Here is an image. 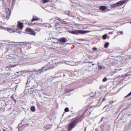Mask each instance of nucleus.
I'll list each match as a JSON object with an SVG mask.
<instances>
[{
  "label": "nucleus",
  "instance_id": "nucleus-8",
  "mask_svg": "<svg viewBox=\"0 0 131 131\" xmlns=\"http://www.w3.org/2000/svg\"><path fill=\"white\" fill-rule=\"evenodd\" d=\"M15 54H16V56L18 55H22V49L19 47H15L14 49Z\"/></svg>",
  "mask_w": 131,
  "mask_h": 131
},
{
  "label": "nucleus",
  "instance_id": "nucleus-33",
  "mask_svg": "<svg viewBox=\"0 0 131 131\" xmlns=\"http://www.w3.org/2000/svg\"><path fill=\"white\" fill-rule=\"evenodd\" d=\"M69 112V108L68 107H66L64 108V112Z\"/></svg>",
  "mask_w": 131,
  "mask_h": 131
},
{
  "label": "nucleus",
  "instance_id": "nucleus-12",
  "mask_svg": "<svg viewBox=\"0 0 131 131\" xmlns=\"http://www.w3.org/2000/svg\"><path fill=\"white\" fill-rule=\"evenodd\" d=\"M38 20H39V19L37 17L35 16H33V18L31 21H30V23H28L29 26H32V25H33V24H31L33 21H38Z\"/></svg>",
  "mask_w": 131,
  "mask_h": 131
},
{
  "label": "nucleus",
  "instance_id": "nucleus-16",
  "mask_svg": "<svg viewBox=\"0 0 131 131\" xmlns=\"http://www.w3.org/2000/svg\"><path fill=\"white\" fill-rule=\"evenodd\" d=\"M131 76V72H127L126 74L124 75H122V76L124 78H125L127 77V76Z\"/></svg>",
  "mask_w": 131,
  "mask_h": 131
},
{
  "label": "nucleus",
  "instance_id": "nucleus-19",
  "mask_svg": "<svg viewBox=\"0 0 131 131\" xmlns=\"http://www.w3.org/2000/svg\"><path fill=\"white\" fill-rule=\"evenodd\" d=\"M31 81V79L30 78H28V79H27V82L26 83V87L28 88L29 86V83Z\"/></svg>",
  "mask_w": 131,
  "mask_h": 131
},
{
  "label": "nucleus",
  "instance_id": "nucleus-3",
  "mask_svg": "<svg viewBox=\"0 0 131 131\" xmlns=\"http://www.w3.org/2000/svg\"><path fill=\"white\" fill-rule=\"evenodd\" d=\"M50 23L52 24L53 27H56V29L60 27V24H68L67 21H64L63 19H57L56 18L50 19Z\"/></svg>",
  "mask_w": 131,
  "mask_h": 131
},
{
  "label": "nucleus",
  "instance_id": "nucleus-42",
  "mask_svg": "<svg viewBox=\"0 0 131 131\" xmlns=\"http://www.w3.org/2000/svg\"><path fill=\"white\" fill-rule=\"evenodd\" d=\"M88 63H90V64H93V61H89Z\"/></svg>",
  "mask_w": 131,
  "mask_h": 131
},
{
  "label": "nucleus",
  "instance_id": "nucleus-61",
  "mask_svg": "<svg viewBox=\"0 0 131 131\" xmlns=\"http://www.w3.org/2000/svg\"><path fill=\"white\" fill-rule=\"evenodd\" d=\"M130 24H131V21H130Z\"/></svg>",
  "mask_w": 131,
  "mask_h": 131
},
{
  "label": "nucleus",
  "instance_id": "nucleus-20",
  "mask_svg": "<svg viewBox=\"0 0 131 131\" xmlns=\"http://www.w3.org/2000/svg\"><path fill=\"white\" fill-rule=\"evenodd\" d=\"M103 69H106V68L103 66H98V70H102Z\"/></svg>",
  "mask_w": 131,
  "mask_h": 131
},
{
  "label": "nucleus",
  "instance_id": "nucleus-2",
  "mask_svg": "<svg viewBox=\"0 0 131 131\" xmlns=\"http://www.w3.org/2000/svg\"><path fill=\"white\" fill-rule=\"evenodd\" d=\"M83 115H84V113H83L80 116H77L69 124V126H68V130H72V129L75 127L76 123H79V122H80V121L83 119Z\"/></svg>",
  "mask_w": 131,
  "mask_h": 131
},
{
  "label": "nucleus",
  "instance_id": "nucleus-5",
  "mask_svg": "<svg viewBox=\"0 0 131 131\" xmlns=\"http://www.w3.org/2000/svg\"><path fill=\"white\" fill-rule=\"evenodd\" d=\"M11 10H10V8H5V10L3 11L2 13V17H4L7 20L10 19V17L11 16Z\"/></svg>",
  "mask_w": 131,
  "mask_h": 131
},
{
  "label": "nucleus",
  "instance_id": "nucleus-58",
  "mask_svg": "<svg viewBox=\"0 0 131 131\" xmlns=\"http://www.w3.org/2000/svg\"><path fill=\"white\" fill-rule=\"evenodd\" d=\"M53 39H55V38H54V37H53Z\"/></svg>",
  "mask_w": 131,
  "mask_h": 131
},
{
  "label": "nucleus",
  "instance_id": "nucleus-18",
  "mask_svg": "<svg viewBox=\"0 0 131 131\" xmlns=\"http://www.w3.org/2000/svg\"><path fill=\"white\" fill-rule=\"evenodd\" d=\"M111 9H115V8H117V7H119V6H118V4H117V3H116L114 4H111Z\"/></svg>",
  "mask_w": 131,
  "mask_h": 131
},
{
  "label": "nucleus",
  "instance_id": "nucleus-31",
  "mask_svg": "<svg viewBox=\"0 0 131 131\" xmlns=\"http://www.w3.org/2000/svg\"><path fill=\"white\" fill-rule=\"evenodd\" d=\"M104 117H102L99 121V123H101V122H104Z\"/></svg>",
  "mask_w": 131,
  "mask_h": 131
},
{
  "label": "nucleus",
  "instance_id": "nucleus-54",
  "mask_svg": "<svg viewBox=\"0 0 131 131\" xmlns=\"http://www.w3.org/2000/svg\"><path fill=\"white\" fill-rule=\"evenodd\" d=\"M66 45H70V43H66Z\"/></svg>",
  "mask_w": 131,
  "mask_h": 131
},
{
  "label": "nucleus",
  "instance_id": "nucleus-21",
  "mask_svg": "<svg viewBox=\"0 0 131 131\" xmlns=\"http://www.w3.org/2000/svg\"><path fill=\"white\" fill-rule=\"evenodd\" d=\"M109 42H106L104 43V48L105 49H107L108 48V47H109Z\"/></svg>",
  "mask_w": 131,
  "mask_h": 131
},
{
  "label": "nucleus",
  "instance_id": "nucleus-47",
  "mask_svg": "<svg viewBox=\"0 0 131 131\" xmlns=\"http://www.w3.org/2000/svg\"><path fill=\"white\" fill-rule=\"evenodd\" d=\"M107 106H109V105H106L105 106H104V108H106L107 107Z\"/></svg>",
  "mask_w": 131,
  "mask_h": 131
},
{
  "label": "nucleus",
  "instance_id": "nucleus-62",
  "mask_svg": "<svg viewBox=\"0 0 131 131\" xmlns=\"http://www.w3.org/2000/svg\"><path fill=\"white\" fill-rule=\"evenodd\" d=\"M49 38L51 39V38L49 37Z\"/></svg>",
  "mask_w": 131,
  "mask_h": 131
},
{
  "label": "nucleus",
  "instance_id": "nucleus-38",
  "mask_svg": "<svg viewBox=\"0 0 131 131\" xmlns=\"http://www.w3.org/2000/svg\"><path fill=\"white\" fill-rule=\"evenodd\" d=\"M28 58V56H26V57H24V56L23 57V60H26Z\"/></svg>",
  "mask_w": 131,
  "mask_h": 131
},
{
  "label": "nucleus",
  "instance_id": "nucleus-27",
  "mask_svg": "<svg viewBox=\"0 0 131 131\" xmlns=\"http://www.w3.org/2000/svg\"><path fill=\"white\" fill-rule=\"evenodd\" d=\"M69 13H70V11H66L64 12V15H68V16H69Z\"/></svg>",
  "mask_w": 131,
  "mask_h": 131
},
{
  "label": "nucleus",
  "instance_id": "nucleus-44",
  "mask_svg": "<svg viewBox=\"0 0 131 131\" xmlns=\"http://www.w3.org/2000/svg\"><path fill=\"white\" fill-rule=\"evenodd\" d=\"M130 115H131L130 114H128L127 115V116H128V117L130 116Z\"/></svg>",
  "mask_w": 131,
  "mask_h": 131
},
{
  "label": "nucleus",
  "instance_id": "nucleus-4",
  "mask_svg": "<svg viewBox=\"0 0 131 131\" xmlns=\"http://www.w3.org/2000/svg\"><path fill=\"white\" fill-rule=\"evenodd\" d=\"M89 32H92V31L76 30L69 31L70 33L75 34V35L78 34H86V33H89Z\"/></svg>",
  "mask_w": 131,
  "mask_h": 131
},
{
  "label": "nucleus",
  "instance_id": "nucleus-22",
  "mask_svg": "<svg viewBox=\"0 0 131 131\" xmlns=\"http://www.w3.org/2000/svg\"><path fill=\"white\" fill-rule=\"evenodd\" d=\"M30 110L32 112H35V106H32L30 108Z\"/></svg>",
  "mask_w": 131,
  "mask_h": 131
},
{
  "label": "nucleus",
  "instance_id": "nucleus-10",
  "mask_svg": "<svg viewBox=\"0 0 131 131\" xmlns=\"http://www.w3.org/2000/svg\"><path fill=\"white\" fill-rule=\"evenodd\" d=\"M6 30L8 31V32H10V33H14V32H16L17 33H19L21 34L22 33V31H18V29H16V30H13V29H10L9 28H6Z\"/></svg>",
  "mask_w": 131,
  "mask_h": 131
},
{
  "label": "nucleus",
  "instance_id": "nucleus-43",
  "mask_svg": "<svg viewBox=\"0 0 131 131\" xmlns=\"http://www.w3.org/2000/svg\"><path fill=\"white\" fill-rule=\"evenodd\" d=\"M107 30H112V29H111V28H108V29H107Z\"/></svg>",
  "mask_w": 131,
  "mask_h": 131
},
{
  "label": "nucleus",
  "instance_id": "nucleus-57",
  "mask_svg": "<svg viewBox=\"0 0 131 131\" xmlns=\"http://www.w3.org/2000/svg\"><path fill=\"white\" fill-rule=\"evenodd\" d=\"M6 106H7V103H5Z\"/></svg>",
  "mask_w": 131,
  "mask_h": 131
},
{
  "label": "nucleus",
  "instance_id": "nucleus-55",
  "mask_svg": "<svg viewBox=\"0 0 131 131\" xmlns=\"http://www.w3.org/2000/svg\"><path fill=\"white\" fill-rule=\"evenodd\" d=\"M63 77H64V76H65V74H63Z\"/></svg>",
  "mask_w": 131,
  "mask_h": 131
},
{
  "label": "nucleus",
  "instance_id": "nucleus-46",
  "mask_svg": "<svg viewBox=\"0 0 131 131\" xmlns=\"http://www.w3.org/2000/svg\"><path fill=\"white\" fill-rule=\"evenodd\" d=\"M102 98V97H100L99 100V102H100V101H101V99Z\"/></svg>",
  "mask_w": 131,
  "mask_h": 131
},
{
  "label": "nucleus",
  "instance_id": "nucleus-45",
  "mask_svg": "<svg viewBox=\"0 0 131 131\" xmlns=\"http://www.w3.org/2000/svg\"><path fill=\"white\" fill-rule=\"evenodd\" d=\"M53 42H54V43H58V42L55 41H53Z\"/></svg>",
  "mask_w": 131,
  "mask_h": 131
},
{
  "label": "nucleus",
  "instance_id": "nucleus-9",
  "mask_svg": "<svg viewBox=\"0 0 131 131\" xmlns=\"http://www.w3.org/2000/svg\"><path fill=\"white\" fill-rule=\"evenodd\" d=\"M24 28V25L23 24V23H21L20 21H17V31H19V30H22L23 28Z\"/></svg>",
  "mask_w": 131,
  "mask_h": 131
},
{
  "label": "nucleus",
  "instance_id": "nucleus-50",
  "mask_svg": "<svg viewBox=\"0 0 131 131\" xmlns=\"http://www.w3.org/2000/svg\"><path fill=\"white\" fill-rule=\"evenodd\" d=\"M95 65V63L92 64V66H94Z\"/></svg>",
  "mask_w": 131,
  "mask_h": 131
},
{
  "label": "nucleus",
  "instance_id": "nucleus-39",
  "mask_svg": "<svg viewBox=\"0 0 131 131\" xmlns=\"http://www.w3.org/2000/svg\"><path fill=\"white\" fill-rule=\"evenodd\" d=\"M41 29L40 28L39 29H36V31H37L38 32H39V31H40Z\"/></svg>",
  "mask_w": 131,
  "mask_h": 131
},
{
  "label": "nucleus",
  "instance_id": "nucleus-1",
  "mask_svg": "<svg viewBox=\"0 0 131 131\" xmlns=\"http://www.w3.org/2000/svg\"><path fill=\"white\" fill-rule=\"evenodd\" d=\"M58 66V63H55L54 62H51L49 63L45 64L43 67L41 68V69H39L38 70H34L31 71L30 72L33 73V72H36L37 74H41V73H43V72H46V71H48V70H51V69H53L54 67H56Z\"/></svg>",
  "mask_w": 131,
  "mask_h": 131
},
{
  "label": "nucleus",
  "instance_id": "nucleus-60",
  "mask_svg": "<svg viewBox=\"0 0 131 131\" xmlns=\"http://www.w3.org/2000/svg\"><path fill=\"white\" fill-rule=\"evenodd\" d=\"M81 40V39H79V40Z\"/></svg>",
  "mask_w": 131,
  "mask_h": 131
},
{
  "label": "nucleus",
  "instance_id": "nucleus-49",
  "mask_svg": "<svg viewBox=\"0 0 131 131\" xmlns=\"http://www.w3.org/2000/svg\"><path fill=\"white\" fill-rule=\"evenodd\" d=\"M86 129V127H85V128H84V131H85Z\"/></svg>",
  "mask_w": 131,
  "mask_h": 131
},
{
  "label": "nucleus",
  "instance_id": "nucleus-15",
  "mask_svg": "<svg viewBox=\"0 0 131 131\" xmlns=\"http://www.w3.org/2000/svg\"><path fill=\"white\" fill-rule=\"evenodd\" d=\"M99 10L101 12H104L107 10V7L105 6H101L99 7Z\"/></svg>",
  "mask_w": 131,
  "mask_h": 131
},
{
  "label": "nucleus",
  "instance_id": "nucleus-29",
  "mask_svg": "<svg viewBox=\"0 0 131 131\" xmlns=\"http://www.w3.org/2000/svg\"><path fill=\"white\" fill-rule=\"evenodd\" d=\"M107 77H104L102 79V82H106V81H107Z\"/></svg>",
  "mask_w": 131,
  "mask_h": 131
},
{
  "label": "nucleus",
  "instance_id": "nucleus-13",
  "mask_svg": "<svg viewBox=\"0 0 131 131\" xmlns=\"http://www.w3.org/2000/svg\"><path fill=\"white\" fill-rule=\"evenodd\" d=\"M126 2H127V0H122L118 2H117V4H118V6L119 7H121V6H123V5H124V4L126 3Z\"/></svg>",
  "mask_w": 131,
  "mask_h": 131
},
{
  "label": "nucleus",
  "instance_id": "nucleus-56",
  "mask_svg": "<svg viewBox=\"0 0 131 131\" xmlns=\"http://www.w3.org/2000/svg\"><path fill=\"white\" fill-rule=\"evenodd\" d=\"M74 72H77V71H75Z\"/></svg>",
  "mask_w": 131,
  "mask_h": 131
},
{
  "label": "nucleus",
  "instance_id": "nucleus-14",
  "mask_svg": "<svg viewBox=\"0 0 131 131\" xmlns=\"http://www.w3.org/2000/svg\"><path fill=\"white\" fill-rule=\"evenodd\" d=\"M1 93H2V94H5L6 93H9L10 92V89L9 88H4L0 90Z\"/></svg>",
  "mask_w": 131,
  "mask_h": 131
},
{
  "label": "nucleus",
  "instance_id": "nucleus-24",
  "mask_svg": "<svg viewBox=\"0 0 131 131\" xmlns=\"http://www.w3.org/2000/svg\"><path fill=\"white\" fill-rule=\"evenodd\" d=\"M72 91H73V90L69 89H66L65 90L66 93H71V92H72Z\"/></svg>",
  "mask_w": 131,
  "mask_h": 131
},
{
  "label": "nucleus",
  "instance_id": "nucleus-48",
  "mask_svg": "<svg viewBox=\"0 0 131 131\" xmlns=\"http://www.w3.org/2000/svg\"><path fill=\"white\" fill-rule=\"evenodd\" d=\"M101 126H102V127H104V125H103V124H102V125H101Z\"/></svg>",
  "mask_w": 131,
  "mask_h": 131
},
{
  "label": "nucleus",
  "instance_id": "nucleus-17",
  "mask_svg": "<svg viewBox=\"0 0 131 131\" xmlns=\"http://www.w3.org/2000/svg\"><path fill=\"white\" fill-rule=\"evenodd\" d=\"M10 116L11 117V118H15L16 117V114L15 113V111L12 112L9 114Z\"/></svg>",
  "mask_w": 131,
  "mask_h": 131
},
{
  "label": "nucleus",
  "instance_id": "nucleus-63",
  "mask_svg": "<svg viewBox=\"0 0 131 131\" xmlns=\"http://www.w3.org/2000/svg\"><path fill=\"white\" fill-rule=\"evenodd\" d=\"M25 112H26V111H25Z\"/></svg>",
  "mask_w": 131,
  "mask_h": 131
},
{
  "label": "nucleus",
  "instance_id": "nucleus-11",
  "mask_svg": "<svg viewBox=\"0 0 131 131\" xmlns=\"http://www.w3.org/2000/svg\"><path fill=\"white\" fill-rule=\"evenodd\" d=\"M58 41H59L60 45H63V43H65V42L68 41V40H67L66 37H61L58 38Z\"/></svg>",
  "mask_w": 131,
  "mask_h": 131
},
{
  "label": "nucleus",
  "instance_id": "nucleus-34",
  "mask_svg": "<svg viewBox=\"0 0 131 131\" xmlns=\"http://www.w3.org/2000/svg\"><path fill=\"white\" fill-rule=\"evenodd\" d=\"M12 3L11 4V7H13V6H14V5H15V3L16 2V0H12Z\"/></svg>",
  "mask_w": 131,
  "mask_h": 131
},
{
  "label": "nucleus",
  "instance_id": "nucleus-32",
  "mask_svg": "<svg viewBox=\"0 0 131 131\" xmlns=\"http://www.w3.org/2000/svg\"><path fill=\"white\" fill-rule=\"evenodd\" d=\"M118 34L119 35H122V34H123V32L122 31H119L118 32Z\"/></svg>",
  "mask_w": 131,
  "mask_h": 131
},
{
  "label": "nucleus",
  "instance_id": "nucleus-52",
  "mask_svg": "<svg viewBox=\"0 0 131 131\" xmlns=\"http://www.w3.org/2000/svg\"><path fill=\"white\" fill-rule=\"evenodd\" d=\"M5 108V107H4L3 109H4V110H6V108Z\"/></svg>",
  "mask_w": 131,
  "mask_h": 131
},
{
  "label": "nucleus",
  "instance_id": "nucleus-25",
  "mask_svg": "<svg viewBox=\"0 0 131 131\" xmlns=\"http://www.w3.org/2000/svg\"><path fill=\"white\" fill-rule=\"evenodd\" d=\"M50 2V0H42V2L43 4H47V3H49Z\"/></svg>",
  "mask_w": 131,
  "mask_h": 131
},
{
  "label": "nucleus",
  "instance_id": "nucleus-36",
  "mask_svg": "<svg viewBox=\"0 0 131 131\" xmlns=\"http://www.w3.org/2000/svg\"><path fill=\"white\" fill-rule=\"evenodd\" d=\"M23 73H24V71H20L19 72V75H22V74H23Z\"/></svg>",
  "mask_w": 131,
  "mask_h": 131
},
{
  "label": "nucleus",
  "instance_id": "nucleus-23",
  "mask_svg": "<svg viewBox=\"0 0 131 131\" xmlns=\"http://www.w3.org/2000/svg\"><path fill=\"white\" fill-rule=\"evenodd\" d=\"M45 128L46 129H50L51 128V125H46L45 126Z\"/></svg>",
  "mask_w": 131,
  "mask_h": 131
},
{
  "label": "nucleus",
  "instance_id": "nucleus-51",
  "mask_svg": "<svg viewBox=\"0 0 131 131\" xmlns=\"http://www.w3.org/2000/svg\"><path fill=\"white\" fill-rule=\"evenodd\" d=\"M16 73H20V72H16Z\"/></svg>",
  "mask_w": 131,
  "mask_h": 131
},
{
  "label": "nucleus",
  "instance_id": "nucleus-53",
  "mask_svg": "<svg viewBox=\"0 0 131 131\" xmlns=\"http://www.w3.org/2000/svg\"><path fill=\"white\" fill-rule=\"evenodd\" d=\"M91 112H90L89 113V115H91Z\"/></svg>",
  "mask_w": 131,
  "mask_h": 131
},
{
  "label": "nucleus",
  "instance_id": "nucleus-40",
  "mask_svg": "<svg viewBox=\"0 0 131 131\" xmlns=\"http://www.w3.org/2000/svg\"><path fill=\"white\" fill-rule=\"evenodd\" d=\"M104 101H106V98H104L102 100V102H104Z\"/></svg>",
  "mask_w": 131,
  "mask_h": 131
},
{
  "label": "nucleus",
  "instance_id": "nucleus-6",
  "mask_svg": "<svg viewBox=\"0 0 131 131\" xmlns=\"http://www.w3.org/2000/svg\"><path fill=\"white\" fill-rule=\"evenodd\" d=\"M26 32H27V34H30L31 35H34L35 36L36 33L33 31V29L30 28H27L25 30Z\"/></svg>",
  "mask_w": 131,
  "mask_h": 131
},
{
  "label": "nucleus",
  "instance_id": "nucleus-26",
  "mask_svg": "<svg viewBox=\"0 0 131 131\" xmlns=\"http://www.w3.org/2000/svg\"><path fill=\"white\" fill-rule=\"evenodd\" d=\"M107 38V34H105L102 36V39H106Z\"/></svg>",
  "mask_w": 131,
  "mask_h": 131
},
{
  "label": "nucleus",
  "instance_id": "nucleus-28",
  "mask_svg": "<svg viewBox=\"0 0 131 131\" xmlns=\"http://www.w3.org/2000/svg\"><path fill=\"white\" fill-rule=\"evenodd\" d=\"M0 29H4L5 30H7V28H6L5 27L3 26H0Z\"/></svg>",
  "mask_w": 131,
  "mask_h": 131
},
{
  "label": "nucleus",
  "instance_id": "nucleus-37",
  "mask_svg": "<svg viewBox=\"0 0 131 131\" xmlns=\"http://www.w3.org/2000/svg\"><path fill=\"white\" fill-rule=\"evenodd\" d=\"M92 50L93 51H97V49L96 47H93Z\"/></svg>",
  "mask_w": 131,
  "mask_h": 131
},
{
  "label": "nucleus",
  "instance_id": "nucleus-7",
  "mask_svg": "<svg viewBox=\"0 0 131 131\" xmlns=\"http://www.w3.org/2000/svg\"><path fill=\"white\" fill-rule=\"evenodd\" d=\"M16 66H17L16 64H10L4 67V69L5 70V71H10L12 68H14V67H16Z\"/></svg>",
  "mask_w": 131,
  "mask_h": 131
},
{
  "label": "nucleus",
  "instance_id": "nucleus-41",
  "mask_svg": "<svg viewBox=\"0 0 131 131\" xmlns=\"http://www.w3.org/2000/svg\"><path fill=\"white\" fill-rule=\"evenodd\" d=\"M108 34H113V32H110Z\"/></svg>",
  "mask_w": 131,
  "mask_h": 131
},
{
  "label": "nucleus",
  "instance_id": "nucleus-30",
  "mask_svg": "<svg viewBox=\"0 0 131 131\" xmlns=\"http://www.w3.org/2000/svg\"><path fill=\"white\" fill-rule=\"evenodd\" d=\"M10 99H12L13 100V101H14V102H16V99H15V98H14V95H12L10 97Z\"/></svg>",
  "mask_w": 131,
  "mask_h": 131
},
{
  "label": "nucleus",
  "instance_id": "nucleus-35",
  "mask_svg": "<svg viewBox=\"0 0 131 131\" xmlns=\"http://www.w3.org/2000/svg\"><path fill=\"white\" fill-rule=\"evenodd\" d=\"M129 96H131V91L126 96H125V98H128Z\"/></svg>",
  "mask_w": 131,
  "mask_h": 131
},
{
  "label": "nucleus",
  "instance_id": "nucleus-59",
  "mask_svg": "<svg viewBox=\"0 0 131 131\" xmlns=\"http://www.w3.org/2000/svg\"><path fill=\"white\" fill-rule=\"evenodd\" d=\"M64 116V114H62V116Z\"/></svg>",
  "mask_w": 131,
  "mask_h": 131
}]
</instances>
